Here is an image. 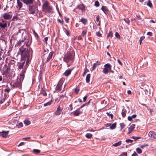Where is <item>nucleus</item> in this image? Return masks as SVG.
I'll use <instances>...</instances> for the list:
<instances>
[{
    "instance_id": "nucleus-49",
    "label": "nucleus",
    "mask_w": 156,
    "mask_h": 156,
    "mask_svg": "<svg viewBox=\"0 0 156 156\" xmlns=\"http://www.w3.org/2000/svg\"><path fill=\"white\" fill-rule=\"evenodd\" d=\"M96 35L98 37H100L101 35L99 32H96Z\"/></svg>"
},
{
    "instance_id": "nucleus-32",
    "label": "nucleus",
    "mask_w": 156,
    "mask_h": 156,
    "mask_svg": "<svg viewBox=\"0 0 156 156\" xmlns=\"http://www.w3.org/2000/svg\"><path fill=\"white\" fill-rule=\"evenodd\" d=\"M116 123H113L112 126H111L110 127V128L111 129H115L116 127Z\"/></svg>"
},
{
    "instance_id": "nucleus-8",
    "label": "nucleus",
    "mask_w": 156,
    "mask_h": 156,
    "mask_svg": "<svg viewBox=\"0 0 156 156\" xmlns=\"http://www.w3.org/2000/svg\"><path fill=\"white\" fill-rule=\"evenodd\" d=\"M63 83V81L62 80H61L59 81L55 88V90H56L58 91L61 90Z\"/></svg>"
},
{
    "instance_id": "nucleus-19",
    "label": "nucleus",
    "mask_w": 156,
    "mask_h": 156,
    "mask_svg": "<svg viewBox=\"0 0 156 156\" xmlns=\"http://www.w3.org/2000/svg\"><path fill=\"white\" fill-rule=\"evenodd\" d=\"M101 9L103 11L104 13L105 14H106V13L108 11L107 8L105 6H102L101 8Z\"/></svg>"
},
{
    "instance_id": "nucleus-38",
    "label": "nucleus",
    "mask_w": 156,
    "mask_h": 156,
    "mask_svg": "<svg viewBox=\"0 0 156 156\" xmlns=\"http://www.w3.org/2000/svg\"><path fill=\"white\" fill-rule=\"evenodd\" d=\"M87 31L86 30H84L82 31L81 34V36L83 37H84L87 34Z\"/></svg>"
},
{
    "instance_id": "nucleus-50",
    "label": "nucleus",
    "mask_w": 156,
    "mask_h": 156,
    "mask_svg": "<svg viewBox=\"0 0 156 156\" xmlns=\"http://www.w3.org/2000/svg\"><path fill=\"white\" fill-rule=\"evenodd\" d=\"M112 32H110L109 33L108 35V37H112Z\"/></svg>"
},
{
    "instance_id": "nucleus-42",
    "label": "nucleus",
    "mask_w": 156,
    "mask_h": 156,
    "mask_svg": "<svg viewBox=\"0 0 156 156\" xmlns=\"http://www.w3.org/2000/svg\"><path fill=\"white\" fill-rule=\"evenodd\" d=\"M94 5L97 7H98L99 6V3L98 1H96L95 2Z\"/></svg>"
},
{
    "instance_id": "nucleus-30",
    "label": "nucleus",
    "mask_w": 156,
    "mask_h": 156,
    "mask_svg": "<svg viewBox=\"0 0 156 156\" xmlns=\"http://www.w3.org/2000/svg\"><path fill=\"white\" fill-rule=\"evenodd\" d=\"M104 67L106 68H108L110 69H111L112 66L111 64L109 63L106 64L104 65Z\"/></svg>"
},
{
    "instance_id": "nucleus-7",
    "label": "nucleus",
    "mask_w": 156,
    "mask_h": 156,
    "mask_svg": "<svg viewBox=\"0 0 156 156\" xmlns=\"http://www.w3.org/2000/svg\"><path fill=\"white\" fill-rule=\"evenodd\" d=\"M7 27V22L3 19L0 20V28L5 29Z\"/></svg>"
},
{
    "instance_id": "nucleus-23",
    "label": "nucleus",
    "mask_w": 156,
    "mask_h": 156,
    "mask_svg": "<svg viewBox=\"0 0 156 156\" xmlns=\"http://www.w3.org/2000/svg\"><path fill=\"white\" fill-rule=\"evenodd\" d=\"M134 127L133 126H131L130 127L128 128L129 132L127 133V134H129L134 129Z\"/></svg>"
},
{
    "instance_id": "nucleus-25",
    "label": "nucleus",
    "mask_w": 156,
    "mask_h": 156,
    "mask_svg": "<svg viewBox=\"0 0 156 156\" xmlns=\"http://www.w3.org/2000/svg\"><path fill=\"white\" fill-rule=\"evenodd\" d=\"M24 123L27 125L28 126L29 125L30 123V122L27 119H26L24 121Z\"/></svg>"
},
{
    "instance_id": "nucleus-12",
    "label": "nucleus",
    "mask_w": 156,
    "mask_h": 156,
    "mask_svg": "<svg viewBox=\"0 0 156 156\" xmlns=\"http://www.w3.org/2000/svg\"><path fill=\"white\" fill-rule=\"evenodd\" d=\"M34 1V0H21V1L27 5L33 4Z\"/></svg>"
},
{
    "instance_id": "nucleus-47",
    "label": "nucleus",
    "mask_w": 156,
    "mask_h": 156,
    "mask_svg": "<svg viewBox=\"0 0 156 156\" xmlns=\"http://www.w3.org/2000/svg\"><path fill=\"white\" fill-rule=\"evenodd\" d=\"M133 140L131 139H127L126 140V142L127 143H132Z\"/></svg>"
},
{
    "instance_id": "nucleus-11",
    "label": "nucleus",
    "mask_w": 156,
    "mask_h": 156,
    "mask_svg": "<svg viewBox=\"0 0 156 156\" xmlns=\"http://www.w3.org/2000/svg\"><path fill=\"white\" fill-rule=\"evenodd\" d=\"M26 71V69H23L22 72L20 73V80H21L22 81H23V80L24 79Z\"/></svg>"
},
{
    "instance_id": "nucleus-13",
    "label": "nucleus",
    "mask_w": 156,
    "mask_h": 156,
    "mask_svg": "<svg viewBox=\"0 0 156 156\" xmlns=\"http://www.w3.org/2000/svg\"><path fill=\"white\" fill-rule=\"evenodd\" d=\"M73 69H68L66 70L63 74L66 76H68L71 73Z\"/></svg>"
},
{
    "instance_id": "nucleus-18",
    "label": "nucleus",
    "mask_w": 156,
    "mask_h": 156,
    "mask_svg": "<svg viewBox=\"0 0 156 156\" xmlns=\"http://www.w3.org/2000/svg\"><path fill=\"white\" fill-rule=\"evenodd\" d=\"M61 112L62 111L61 110V108L60 106H59L57 108L55 114L56 115H59L61 113Z\"/></svg>"
},
{
    "instance_id": "nucleus-59",
    "label": "nucleus",
    "mask_w": 156,
    "mask_h": 156,
    "mask_svg": "<svg viewBox=\"0 0 156 156\" xmlns=\"http://www.w3.org/2000/svg\"><path fill=\"white\" fill-rule=\"evenodd\" d=\"M117 61H118V62L119 63L120 65H121V66H122V65H123L122 63V62L120 61L119 59H118L117 60Z\"/></svg>"
},
{
    "instance_id": "nucleus-61",
    "label": "nucleus",
    "mask_w": 156,
    "mask_h": 156,
    "mask_svg": "<svg viewBox=\"0 0 156 156\" xmlns=\"http://www.w3.org/2000/svg\"><path fill=\"white\" fill-rule=\"evenodd\" d=\"M138 155L137 153L134 152V153L131 156H137Z\"/></svg>"
},
{
    "instance_id": "nucleus-36",
    "label": "nucleus",
    "mask_w": 156,
    "mask_h": 156,
    "mask_svg": "<svg viewBox=\"0 0 156 156\" xmlns=\"http://www.w3.org/2000/svg\"><path fill=\"white\" fill-rule=\"evenodd\" d=\"M120 126L121 127V130H122L123 128H124L125 126V125L123 123H121L120 124Z\"/></svg>"
},
{
    "instance_id": "nucleus-37",
    "label": "nucleus",
    "mask_w": 156,
    "mask_h": 156,
    "mask_svg": "<svg viewBox=\"0 0 156 156\" xmlns=\"http://www.w3.org/2000/svg\"><path fill=\"white\" fill-rule=\"evenodd\" d=\"M145 38V37L144 36H142L141 37L139 40L140 44H141L142 43V41Z\"/></svg>"
},
{
    "instance_id": "nucleus-33",
    "label": "nucleus",
    "mask_w": 156,
    "mask_h": 156,
    "mask_svg": "<svg viewBox=\"0 0 156 156\" xmlns=\"http://www.w3.org/2000/svg\"><path fill=\"white\" fill-rule=\"evenodd\" d=\"M92 136V135L90 133H87L85 135V136L87 138L90 139Z\"/></svg>"
},
{
    "instance_id": "nucleus-10",
    "label": "nucleus",
    "mask_w": 156,
    "mask_h": 156,
    "mask_svg": "<svg viewBox=\"0 0 156 156\" xmlns=\"http://www.w3.org/2000/svg\"><path fill=\"white\" fill-rule=\"evenodd\" d=\"M72 113L74 116H78L82 113V112L80 111V108H78L76 111H73Z\"/></svg>"
},
{
    "instance_id": "nucleus-55",
    "label": "nucleus",
    "mask_w": 156,
    "mask_h": 156,
    "mask_svg": "<svg viewBox=\"0 0 156 156\" xmlns=\"http://www.w3.org/2000/svg\"><path fill=\"white\" fill-rule=\"evenodd\" d=\"M99 15H98L97 16H96V21H97V22H99Z\"/></svg>"
},
{
    "instance_id": "nucleus-20",
    "label": "nucleus",
    "mask_w": 156,
    "mask_h": 156,
    "mask_svg": "<svg viewBox=\"0 0 156 156\" xmlns=\"http://www.w3.org/2000/svg\"><path fill=\"white\" fill-rule=\"evenodd\" d=\"M64 99V101H66L67 98L66 96L65 95H60L59 99L60 100H63Z\"/></svg>"
},
{
    "instance_id": "nucleus-35",
    "label": "nucleus",
    "mask_w": 156,
    "mask_h": 156,
    "mask_svg": "<svg viewBox=\"0 0 156 156\" xmlns=\"http://www.w3.org/2000/svg\"><path fill=\"white\" fill-rule=\"evenodd\" d=\"M136 150L137 152L139 154H140L142 152V150L139 148H137Z\"/></svg>"
},
{
    "instance_id": "nucleus-48",
    "label": "nucleus",
    "mask_w": 156,
    "mask_h": 156,
    "mask_svg": "<svg viewBox=\"0 0 156 156\" xmlns=\"http://www.w3.org/2000/svg\"><path fill=\"white\" fill-rule=\"evenodd\" d=\"M34 34L35 37L37 39H38L39 38V36L35 32V31H34Z\"/></svg>"
},
{
    "instance_id": "nucleus-43",
    "label": "nucleus",
    "mask_w": 156,
    "mask_h": 156,
    "mask_svg": "<svg viewBox=\"0 0 156 156\" xmlns=\"http://www.w3.org/2000/svg\"><path fill=\"white\" fill-rule=\"evenodd\" d=\"M106 114L108 116H110L111 117L112 119L113 117V115L112 114V113L110 114V113H109L108 112H107Z\"/></svg>"
},
{
    "instance_id": "nucleus-52",
    "label": "nucleus",
    "mask_w": 156,
    "mask_h": 156,
    "mask_svg": "<svg viewBox=\"0 0 156 156\" xmlns=\"http://www.w3.org/2000/svg\"><path fill=\"white\" fill-rule=\"evenodd\" d=\"M48 39V37H46L44 38V40H43V41H45L46 43V44H47V41Z\"/></svg>"
},
{
    "instance_id": "nucleus-64",
    "label": "nucleus",
    "mask_w": 156,
    "mask_h": 156,
    "mask_svg": "<svg viewBox=\"0 0 156 156\" xmlns=\"http://www.w3.org/2000/svg\"><path fill=\"white\" fill-rule=\"evenodd\" d=\"M58 21L61 23H63V20L62 19H58Z\"/></svg>"
},
{
    "instance_id": "nucleus-28",
    "label": "nucleus",
    "mask_w": 156,
    "mask_h": 156,
    "mask_svg": "<svg viewBox=\"0 0 156 156\" xmlns=\"http://www.w3.org/2000/svg\"><path fill=\"white\" fill-rule=\"evenodd\" d=\"M40 94H42L43 96H46L47 95V94L46 92H45V90L42 88L41 90Z\"/></svg>"
},
{
    "instance_id": "nucleus-51",
    "label": "nucleus",
    "mask_w": 156,
    "mask_h": 156,
    "mask_svg": "<svg viewBox=\"0 0 156 156\" xmlns=\"http://www.w3.org/2000/svg\"><path fill=\"white\" fill-rule=\"evenodd\" d=\"M126 111L122 112V115L123 117H125L126 115Z\"/></svg>"
},
{
    "instance_id": "nucleus-40",
    "label": "nucleus",
    "mask_w": 156,
    "mask_h": 156,
    "mask_svg": "<svg viewBox=\"0 0 156 156\" xmlns=\"http://www.w3.org/2000/svg\"><path fill=\"white\" fill-rule=\"evenodd\" d=\"M33 151L36 154L39 153L41 152L38 149H34L33 150Z\"/></svg>"
},
{
    "instance_id": "nucleus-6",
    "label": "nucleus",
    "mask_w": 156,
    "mask_h": 156,
    "mask_svg": "<svg viewBox=\"0 0 156 156\" xmlns=\"http://www.w3.org/2000/svg\"><path fill=\"white\" fill-rule=\"evenodd\" d=\"M3 17L6 20H9L12 17V12H10L4 13L3 15Z\"/></svg>"
},
{
    "instance_id": "nucleus-63",
    "label": "nucleus",
    "mask_w": 156,
    "mask_h": 156,
    "mask_svg": "<svg viewBox=\"0 0 156 156\" xmlns=\"http://www.w3.org/2000/svg\"><path fill=\"white\" fill-rule=\"evenodd\" d=\"M87 98V96H85L83 98V101L85 102L86 101V99Z\"/></svg>"
},
{
    "instance_id": "nucleus-3",
    "label": "nucleus",
    "mask_w": 156,
    "mask_h": 156,
    "mask_svg": "<svg viewBox=\"0 0 156 156\" xmlns=\"http://www.w3.org/2000/svg\"><path fill=\"white\" fill-rule=\"evenodd\" d=\"M52 10V7L50 6L47 1L44 2L42 5V11L46 13L50 12Z\"/></svg>"
},
{
    "instance_id": "nucleus-24",
    "label": "nucleus",
    "mask_w": 156,
    "mask_h": 156,
    "mask_svg": "<svg viewBox=\"0 0 156 156\" xmlns=\"http://www.w3.org/2000/svg\"><path fill=\"white\" fill-rule=\"evenodd\" d=\"M90 77V74H88L87 75L86 78V80L87 83H88L89 82Z\"/></svg>"
},
{
    "instance_id": "nucleus-60",
    "label": "nucleus",
    "mask_w": 156,
    "mask_h": 156,
    "mask_svg": "<svg viewBox=\"0 0 156 156\" xmlns=\"http://www.w3.org/2000/svg\"><path fill=\"white\" fill-rule=\"evenodd\" d=\"M111 123H107L105 124V126L106 127H108L110 126H111Z\"/></svg>"
},
{
    "instance_id": "nucleus-31",
    "label": "nucleus",
    "mask_w": 156,
    "mask_h": 156,
    "mask_svg": "<svg viewBox=\"0 0 156 156\" xmlns=\"http://www.w3.org/2000/svg\"><path fill=\"white\" fill-rule=\"evenodd\" d=\"M103 72L105 74H107L108 73V70L107 68H105L103 70Z\"/></svg>"
},
{
    "instance_id": "nucleus-16",
    "label": "nucleus",
    "mask_w": 156,
    "mask_h": 156,
    "mask_svg": "<svg viewBox=\"0 0 156 156\" xmlns=\"http://www.w3.org/2000/svg\"><path fill=\"white\" fill-rule=\"evenodd\" d=\"M9 132V131L6 132L3 131L2 132H0V135L2 136L3 137H5L8 135Z\"/></svg>"
},
{
    "instance_id": "nucleus-5",
    "label": "nucleus",
    "mask_w": 156,
    "mask_h": 156,
    "mask_svg": "<svg viewBox=\"0 0 156 156\" xmlns=\"http://www.w3.org/2000/svg\"><path fill=\"white\" fill-rule=\"evenodd\" d=\"M22 81L20 80L17 79L13 83L12 87L13 88L16 87H20L21 86V84Z\"/></svg>"
},
{
    "instance_id": "nucleus-45",
    "label": "nucleus",
    "mask_w": 156,
    "mask_h": 156,
    "mask_svg": "<svg viewBox=\"0 0 156 156\" xmlns=\"http://www.w3.org/2000/svg\"><path fill=\"white\" fill-rule=\"evenodd\" d=\"M115 36L118 38L119 39L120 37V36L119 34L117 33L116 32L115 34Z\"/></svg>"
},
{
    "instance_id": "nucleus-14",
    "label": "nucleus",
    "mask_w": 156,
    "mask_h": 156,
    "mask_svg": "<svg viewBox=\"0 0 156 156\" xmlns=\"http://www.w3.org/2000/svg\"><path fill=\"white\" fill-rule=\"evenodd\" d=\"M101 62L98 61H97L95 63H94L92 68L90 69L91 71H93L95 69L96 67L97 66L100 64Z\"/></svg>"
},
{
    "instance_id": "nucleus-58",
    "label": "nucleus",
    "mask_w": 156,
    "mask_h": 156,
    "mask_svg": "<svg viewBox=\"0 0 156 156\" xmlns=\"http://www.w3.org/2000/svg\"><path fill=\"white\" fill-rule=\"evenodd\" d=\"M65 32L66 34V35H69V32L67 30H66L65 29Z\"/></svg>"
},
{
    "instance_id": "nucleus-54",
    "label": "nucleus",
    "mask_w": 156,
    "mask_h": 156,
    "mask_svg": "<svg viewBox=\"0 0 156 156\" xmlns=\"http://www.w3.org/2000/svg\"><path fill=\"white\" fill-rule=\"evenodd\" d=\"M10 90V89L9 88H7L5 89V92H6L7 93L9 92Z\"/></svg>"
},
{
    "instance_id": "nucleus-26",
    "label": "nucleus",
    "mask_w": 156,
    "mask_h": 156,
    "mask_svg": "<svg viewBox=\"0 0 156 156\" xmlns=\"http://www.w3.org/2000/svg\"><path fill=\"white\" fill-rule=\"evenodd\" d=\"M25 64V62H23L22 63H18V66L19 69H21L23 68V66H24Z\"/></svg>"
},
{
    "instance_id": "nucleus-22",
    "label": "nucleus",
    "mask_w": 156,
    "mask_h": 156,
    "mask_svg": "<svg viewBox=\"0 0 156 156\" xmlns=\"http://www.w3.org/2000/svg\"><path fill=\"white\" fill-rule=\"evenodd\" d=\"M17 5L19 9H20L23 6V4L22 2L20 1V0H17Z\"/></svg>"
},
{
    "instance_id": "nucleus-4",
    "label": "nucleus",
    "mask_w": 156,
    "mask_h": 156,
    "mask_svg": "<svg viewBox=\"0 0 156 156\" xmlns=\"http://www.w3.org/2000/svg\"><path fill=\"white\" fill-rule=\"evenodd\" d=\"M29 13V14H34L38 12L37 6L36 5H29L28 7Z\"/></svg>"
},
{
    "instance_id": "nucleus-46",
    "label": "nucleus",
    "mask_w": 156,
    "mask_h": 156,
    "mask_svg": "<svg viewBox=\"0 0 156 156\" xmlns=\"http://www.w3.org/2000/svg\"><path fill=\"white\" fill-rule=\"evenodd\" d=\"M127 154L126 152H123L119 156H127Z\"/></svg>"
},
{
    "instance_id": "nucleus-53",
    "label": "nucleus",
    "mask_w": 156,
    "mask_h": 156,
    "mask_svg": "<svg viewBox=\"0 0 156 156\" xmlns=\"http://www.w3.org/2000/svg\"><path fill=\"white\" fill-rule=\"evenodd\" d=\"M23 126V123L21 122L20 123L17 125V126L19 128L22 127Z\"/></svg>"
},
{
    "instance_id": "nucleus-44",
    "label": "nucleus",
    "mask_w": 156,
    "mask_h": 156,
    "mask_svg": "<svg viewBox=\"0 0 156 156\" xmlns=\"http://www.w3.org/2000/svg\"><path fill=\"white\" fill-rule=\"evenodd\" d=\"M147 5L150 7H151L152 6V4L149 0L148 1L147 4Z\"/></svg>"
},
{
    "instance_id": "nucleus-9",
    "label": "nucleus",
    "mask_w": 156,
    "mask_h": 156,
    "mask_svg": "<svg viewBox=\"0 0 156 156\" xmlns=\"http://www.w3.org/2000/svg\"><path fill=\"white\" fill-rule=\"evenodd\" d=\"M148 136L150 138H152L156 139V133L154 131H150L148 134Z\"/></svg>"
},
{
    "instance_id": "nucleus-21",
    "label": "nucleus",
    "mask_w": 156,
    "mask_h": 156,
    "mask_svg": "<svg viewBox=\"0 0 156 156\" xmlns=\"http://www.w3.org/2000/svg\"><path fill=\"white\" fill-rule=\"evenodd\" d=\"M80 22H81L83 24L85 25L87 22V20L83 18H82Z\"/></svg>"
},
{
    "instance_id": "nucleus-56",
    "label": "nucleus",
    "mask_w": 156,
    "mask_h": 156,
    "mask_svg": "<svg viewBox=\"0 0 156 156\" xmlns=\"http://www.w3.org/2000/svg\"><path fill=\"white\" fill-rule=\"evenodd\" d=\"M147 35L150 36H152V33L151 32H148L147 33Z\"/></svg>"
},
{
    "instance_id": "nucleus-62",
    "label": "nucleus",
    "mask_w": 156,
    "mask_h": 156,
    "mask_svg": "<svg viewBox=\"0 0 156 156\" xmlns=\"http://www.w3.org/2000/svg\"><path fill=\"white\" fill-rule=\"evenodd\" d=\"M128 119L129 121H131L132 120V119L131 116H128Z\"/></svg>"
},
{
    "instance_id": "nucleus-41",
    "label": "nucleus",
    "mask_w": 156,
    "mask_h": 156,
    "mask_svg": "<svg viewBox=\"0 0 156 156\" xmlns=\"http://www.w3.org/2000/svg\"><path fill=\"white\" fill-rule=\"evenodd\" d=\"M131 138L134 139L136 141L137 139H140L141 137L140 136L135 137L134 136H133L131 137Z\"/></svg>"
},
{
    "instance_id": "nucleus-15",
    "label": "nucleus",
    "mask_w": 156,
    "mask_h": 156,
    "mask_svg": "<svg viewBox=\"0 0 156 156\" xmlns=\"http://www.w3.org/2000/svg\"><path fill=\"white\" fill-rule=\"evenodd\" d=\"M53 54L54 52L53 51H51L49 55L47 58L46 62H48L50 61V59L52 58V57Z\"/></svg>"
},
{
    "instance_id": "nucleus-27",
    "label": "nucleus",
    "mask_w": 156,
    "mask_h": 156,
    "mask_svg": "<svg viewBox=\"0 0 156 156\" xmlns=\"http://www.w3.org/2000/svg\"><path fill=\"white\" fill-rule=\"evenodd\" d=\"M52 103V101L51 100L50 101H48V102L44 104V107L50 106L51 104Z\"/></svg>"
},
{
    "instance_id": "nucleus-29",
    "label": "nucleus",
    "mask_w": 156,
    "mask_h": 156,
    "mask_svg": "<svg viewBox=\"0 0 156 156\" xmlns=\"http://www.w3.org/2000/svg\"><path fill=\"white\" fill-rule=\"evenodd\" d=\"M121 141H120L116 143L113 144L112 145L113 146H114L115 147L119 146L121 144Z\"/></svg>"
},
{
    "instance_id": "nucleus-57",
    "label": "nucleus",
    "mask_w": 156,
    "mask_h": 156,
    "mask_svg": "<svg viewBox=\"0 0 156 156\" xmlns=\"http://www.w3.org/2000/svg\"><path fill=\"white\" fill-rule=\"evenodd\" d=\"M24 144V142H21L18 145V147H20L22 145H23Z\"/></svg>"
},
{
    "instance_id": "nucleus-39",
    "label": "nucleus",
    "mask_w": 156,
    "mask_h": 156,
    "mask_svg": "<svg viewBox=\"0 0 156 156\" xmlns=\"http://www.w3.org/2000/svg\"><path fill=\"white\" fill-rule=\"evenodd\" d=\"M8 69H9V68H6V69L4 71L3 73H2V75H6V74L8 73Z\"/></svg>"
},
{
    "instance_id": "nucleus-34",
    "label": "nucleus",
    "mask_w": 156,
    "mask_h": 156,
    "mask_svg": "<svg viewBox=\"0 0 156 156\" xmlns=\"http://www.w3.org/2000/svg\"><path fill=\"white\" fill-rule=\"evenodd\" d=\"M4 77L2 76H0V82H2V83L5 82Z\"/></svg>"
},
{
    "instance_id": "nucleus-2",
    "label": "nucleus",
    "mask_w": 156,
    "mask_h": 156,
    "mask_svg": "<svg viewBox=\"0 0 156 156\" xmlns=\"http://www.w3.org/2000/svg\"><path fill=\"white\" fill-rule=\"evenodd\" d=\"M63 60L67 64L69 63H72L74 61V58L72 54L67 52L63 57Z\"/></svg>"
},
{
    "instance_id": "nucleus-17",
    "label": "nucleus",
    "mask_w": 156,
    "mask_h": 156,
    "mask_svg": "<svg viewBox=\"0 0 156 156\" xmlns=\"http://www.w3.org/2000/svg\"><path fill=\"white\" fill-rule=\"evenodd\" d=\"M77 8L79 9L80 10H81L82 11L85 10V6L83 4H81L78 5L77 7Z\"/></svg>"
},
{
    "instance_id": "nucleus-1",
    "label": "nucleus",
    "mask_w": 156,
    "mask_h": 156,
    "mask_svg": "<svg viewBox=\"0 0 156 156\" xmlns=\"http://www.w3.org/2000/svg\"><path fill=\"white\" fill-rule=\"evenodd\" d=\"M24 44L23 45L20 49L19 50L21 53V56L23 59H27L26 64H27L28 62L30 54H32V51L30 46L31 44V40L29 38L27 37L24 38Z\"/></svg>"
}]
</instances>
